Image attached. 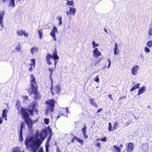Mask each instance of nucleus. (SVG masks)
<instances>
[{
  "label": "nucleus",
  "instance_id": "nucleus-1",
  "mask_svg": "<svg viewBox=\"0 0 152 152\" xmlns=\"http://www.w3.org/2000/svg\"><path fill=\"white\" fill-rule=\"evenodd\" d=\"M46 134V132L45 130H43L40 132L37 131L35 136L28 138L26 140L25 145L27 148L29 146V143L31 142L29 146L31 148V150L33 152H36L42 144Z\"/></svg>",
  "mask_w": 152,
  "mask_h": 152
},
{
  "label": "nucleus",
  "instance_id": "nucleus-2",
  "mask_svg": "<svg viewBox=\"0 0 152 152\" xmlns=\"http://www.w3.org/2000/svg\"><path fill=\"white\" fill-rule=\"evenodd\" d=\"M32 110L30 111L23 107H21L20 113L22 114V118L24 120L29 128H31L32 124V120L29 118V113L32 114Z\"/></svg>",
  "mask_w": 152,
  "mask_h": 152
},
{
  "label": "nucleus",
  "instance_id": "nucleus-3",
  "mask_svg": "<svg viewBox=\"0 0 152 152\" xmlns=\"http://www.w3.org/2000/svg\"><path fill=\"white\" fill-rule=\"evenodd\" d=\"M54 59V64L55 65V66L57 63L59 58L57 55V53L56 52V49H55V52L53 53V55H52L50 54H48L47 55L46 59L47 64L49 65H50L51 64V59L53 60Z\"/></svg>",
  "mask_w": 152,
  "mask_h": 152
},
{
  "label": "nucleus",
  "instance_id": "nucleus-4",
  "mask_svg": "<svg viewBox=\"0 0 152 152\" xmlns=\"http://www.w3.org/2000/svg\"><path fill=\"white\" fill-rule=\"evenodd\" d=\"M45 102L47 104L46 114L48 115L50 113V114L51 115V112L53 111L55 101L53 99H49L47 100Z\"/></svg>",
  "mask_w": 152,
  "mask_h": 152
},
{
  "label": "nucleus",
  "instance_id": "nucleus-5",
  "mask_svg": "<svg viewBox=\"0 0 152 152\" xmlns=\"http://www.w3.org/2000/svg\"><path fill=\"white\" fill-rule=\"evenodd\" d=\"M28 92L30 94H34V97L35 99H37L40 96L39 94L37 91V87L29 88L28 90Z\"/></svg>",
  "mask_w": 152,
  "mask_h": 152
},
{
  "label": "nucleus",
  "instance_id": "nucleus-6",
  "mask_svg": "<svg viewBox=\"0 0 152 152\" xmlns=\"http://www.w3.org/2000/svg\"><path fill=\"white\" fill-rule=\"evenodd\" d=\"M30 81L31 82L30 88L37 87V85L35 80V78L33 75H31L30 76Z\"/></svg>",
  "mask_w": 152,
  "mask_h": 152
},
{
  "label": "nucleus",
  "instance_id": "nucleus-7",
  "mask_svg": "<svg viewBox=\"0 0 152 152\" xmlns=\"http://www.w3.org/2000/svg\"><path fill=\"white\" fill-rule=\"evenodd\" d=\"M139 66L137 65H134L131 69V73L133 75H136L137 74Z\"/></svg>",
  "mask_w": 152,
  "mask_h": 152
},
{
  "label": "nucleus",
  "instance_id": "nucleus-8",
  "mask_svg": "<svg viewBox=\"0 0 152 152\" xmlns=\"http://www.w3.org/2000/svg\"><path fill=\"white\" fill-rule=\"evenodd\" d=\"M17 34L18 35L22 36L23 35L26 37H27L28 36V33L25 32L24 31H23L21 29H20L17 31Z\"/></svg>",
  "mask_w": 152,
  "mask_h": 152
},
{
  "label": "nucleus",
  "instance_id": "nucleus-9",
  "mask_svg": "<svg viewBox=\"0 0 152 152\" xmlns=\"http://www.w3.org/2000/svg\"><path fill=\"white\" fill-rule=\"evenodd\" d=\"M149 145L147 143L142 144L140 146V148L143 151L147 152L149 150Z\"/></svg>",
  "mask_w": 152,
  "mask_h": 152
},
{
  "label": "nucleus",
  "instance_id": "nucleus-10",
  "mask_svg": "<svg viewBox=\"0 0 152 152\" xmlns=\"http://www.w3.org/2000/svg\"><path fill=\"white\" fill-rule=\"evenodd\" d=\"M4 12L2 10L0 11V24L1 27L3 26V19L4 17Z\"/></svg>",
  "mask_w": 152,
  "mask_h": 152
},
{
  "label": "nucleus",
  "instance_id": "nucleus-11",
  "mask_svg": "<svg viewBox=\"0 0 152 152\" xmlns=\"http://www.w3.org/2000/svg\"><path fill=\"white\" fill-rule=\"evenodd\" d=\"M52 88H52V89H51V91L53 95V91L54 93H58L60 90V86L58 85H56L54 87L53 91L52 90Z\"/></svg>",
  "mask_w": 152,
  "mask_h": 152
},
{
  "label": "nucleus",
  "instance_id": "nucleus-12",
  "mask_svg": "<svg viewBox=\"0 0 152 152\" xmlns=\"http://www.w3.org/2000/svg\"><path fill=\"white\" fill-rule=\"evenodd\" d=\"M127 146V152H131L133 151L134 149V146L133 144L131 142L128 143L127 145V144H126Z\"/></svg>",
  "mask_w": 152,
  "mask_h": 152
},
{
  "label": "nucleus",
  "instance_id": "nucleus-13",
  "mask_svg": "<svg viewBox=\"0 0 152 152\" xmlns=\"http://www.w3.org/2000/svg\"><path fill=\"white\" fill-rule=\"evenodd\" d=\"M94 56L96 58H97L99 56L101 53L98 50L97 48L95 49L93 51Z\"/></svg>",
  "mask_w": 152,
  "mask_h": 152
},
{
  "label": "nucleus",
  "instance_id": "nucleus-14",
  "mask_svg": "<svg viewBox=\"0 0 152 152\" xmlns=\"http://www.w3.org/2000/svg\"><path fill=\"white\" fill-rule=\"evenodd\" d=\"M113 152H121V148L115 145H113L112 148Z\"/></svg>",
  "mask_w": 152,
  "mask_h": 152
},
{
  "label": "nucleus",
  "instance_id": "nucleus-15",
  "mask_svg": "<svg viewBox=\"0 0 152 152\" xmlns=\"http://www.w3.org/2000/svg\"><path fill=\"white\" fill-rule=\"evenodd\" d=\"M8 112V110L7 109H5L3 110L2 116L3 118L5 119V120H7V113Z\"/></svg>",
  "mask_w": 152,
  "mask_h": 152
},
{
  "label": "nucleus",
  "instance_id": "nucleus-16",
  "mask_svg": "<svg viewBox=\"0 0 152 152\" xmlns=\"http://www.w3.org/2000/svg\"><path fill=\"white\" fill-rule=\"evenodd\" d=\"M76 140L77 142L80 143L81 145H82L83 141L81 140L80 139L77 137L76 136H74L72 140V142H74V140Z\"/></svg>",
  "mask_w": 152,
  "mask_h": 152
},
{
  "label": "nucleus",
  "instance_id": "nucleus-17",
  "mask_svg": "<svg viewBox=\"0 0 152 152\" xmlns=\"http://www.w3.org/2000/svg\"><path fill=\"white\" fill-rule=\"evenodd\" d=\"M48 69L50 72V77L51 78V80L52 83V86L51 87V89H52V85L53 82L51 76L52 75V73L53 71L54 70V69L53 68H49Z\"/></svg>",
  "mask_w": 152,
  "mask_h": 152
},
{
  "label": "nucleus",
  "instance_id": "nucleus-18",
  "mask_svg": "<svg viewBox=\"0 0 152 152\" xmlns=\"http://www.w3.org/2000/svg\"><path fill=\"white\" fill-rule=\"evenodd\" d=\"M145 91V87L144 86L138 90L137 95H140L142 94Z\"/></svg>",
  "mask_w": 152,
  "mask_h": 152
},
{
  "label": "nucleus",
  "instance_id": "nucleus-19",
  "mask_svg": "<svg viewBox=\"0 0 152 152\" xmlns=\"http://www.w3.org/2000/svg\"><path fill=\"white\" fill-rule=\"evenodd\" d=\"M15 6V0H9V6L14 7Z\"/></svg>",
  "mask_w": 152,
  "mask_h": 152
},
{
  "label": "nucleus",
  "instance_id": "nucleus-20",
  "mask_svg": "<svg viewBox=\"0 0 152 152\" xmlns=\"http://www.w3.org/2000/svg\"><path fill=\"white\" fill-rule=\"evenodd\" d=\"M57 31V28L54 26L50 33V34L52 36L54 37L55 35V32Z\"/></svg>",
  "mask_w": 152,
  "mask_h": 152
},
{
  "label": "nucleus",
  "instance_id": "nucleus-21",
  "mask_svg": "<svg viewBox=\"0 0 152 152\" xmlns=\"http://www.w3.org/2000/svg\"><path fill=\"white\" fill-rule=\"evenodd\" d=\"M69 11H70V15L72 14L73 15H74L76 12V9L71 7H69Z\"/></svg>",
  "mask_w": 152,
  "mask_h": 152
},
{
  "label": "nucleus",
  "instance_id": "nucleus-22",
  "mask_svg": "<svg viewBox=\"0 0 152 152\" xmlns=\"http://www.w3.org/2000/svg\"><path fill=\"white\" fill-rule=\"evenodd\" d=\"M140 85V84L138 83L136 85L134 86L130 89V91L132 92L134 91L137 88H140L139 86Z\"/></svg>",
  "mask_w": 152,
  "mask_h": 152
},
{
  "label": "nucleus",
  "instance_id": "nucleus-23",
  "mask_svg": "<svg viewBox=\"0 0 152 152\" xmlns=\"http://www.w3.org/2000/svg\"><path fill=\"white\" fill-rule=\"evenodd\" d=\"M90 101L91 104L94 107H96L97 105L96 103L95 102L94 99L90 97Z\"/></svg>",
  "mask_w": 152,
  "mask_h": 152
},
{
  "label": "nucleus",
  "instance_id": "nucleus-24",
  "mask_svg": "<svg viewBox=\"0 0 152 152\" xmlns=\"http://www.w3.org/2000/svg\"><path fill=\"white\" fill-rule=\"evenodd\" d=\"M57 19L58 20L59 23H58V25L59 26H61L62 24V17L60 15L56 17Z\"/></svg>",
  "mask_w": 152,
  "mask_h": 152
},
{
  "label": "nucleus",
  "instance_id": "nucleus-25",
  "mask_svg": "<svg viewBox=\"0 0 152 152\" xmlns=\"http://www.w3.org/2000/svg\"><path fill=\"white\" fill-rule=\"evenodd\" d=\"M60 110L61 111V113L59 114L58 117L57 118V119L61 115H64L63 113L66 111V108H61L60 109Z\"/></svg>",
  "mask_w": 152,
  "mask_h": 152
},
{
  "label": "nucleus",
  "instance_id": "nucleus-26",
  "mask_svg": "<svg viewBox=\"0 0 152 152\" xmlns=\"http://www.w3.org/2000/svg\"><path fill=\"white\" fill-rule=\"evenodd\" d=\"M38 50V49L36 47H34L32 48L30 50L31 53L33 54L34 53H36Z\"/></svg>",
  "mask_w": 152,
  "mask_h": 152
},
{
  "label": "nucleus",
  "instance_id": "nucleus-27",
  "mask_svg": "<svg viewBox=\"0 0 152 152\" xmlns=\"http://www.w3.org/2000/svg\"><path fill=\"white\" fill-rule=\"evenodd\" d=\"M118 48V46L116 43H115V47L113 49L114 51V53L115 55L117 54L118 53V51H117Z\"/></svg>",
  "mask_w": 152,
  "mask_h": 152
},
{
  "label": "nucleus",
  "instance_id": "nucleus-28",
  "mask_svg": "<svg viewBox=\"0 0 152 152\" xmlns=\"http://www.w3.org/2000/svg\"><path fill=\"white\" fill-rule=\"evenodd\" d=\"M67 1V2L66 3V4L69 6H74V2L73 1H69V0L68 1Z\"/></svg>",
  "mask_w": 152,
  "mask_h": 152
},
{
  "label": "nucleus",
  "instance_id": "nucleus-29",
  "mask_svg": "<svg viewBox=\"0 0 152 152\" xmlns=\"http://www.w3.org/2000/svg\"><path fill=\"white\" fill-rule=\"evenodd\" d=\"M43 32V30L42 29H39L38 31V34L40 39H41L42 38Z\"/></svg>",
  "mask_w": 152,
  "mask_h": 152
},
{
  "label": "nucleus",
  "instance_id": "nucleus-30",
  "mask_svg": "<svg viewBox=\"0 0 152 152\" xmlns=\"http://www.w3.org/2000/svg\"><path fill=\"white\" fill-rule=\"evenodd\" d=\"M25 126V123L23 122H22L20 123V129L19 132H22V129Z\"/></svg>",
  "mask_w": 152,
  "mask_h": 152
},
{
  "label": "nucleus",
  "instance_id": "nucleus-31",
  "mask_svg": "<svg viewBox=\"0 0 152 152\" xmlns=\"http://www.w3.org/2000/svg\"><path fill=\"white\" fill-rule=\"evenodd\" d=\"M20 151V149L18 147H16L14 148L13 150V152H19Z\"/></svg>",
  "mask_w": 152,
  "mask_h": 152
},
{
  "label": "nucleus",
  "instance_id": "nucleus-32",
  "mask_svg": "<svg viewBox=\"0 0 152 152\" xmlns=\"http://www.w3.org/2000/svg\"><path fill=\"white\" fill-rule=\"evenodd\" d=\"M37 104V102L36 101H34L33 102L32 104L31 105V106H32L33 109L35 108Z\"/></svg>",
  "mask_w": 152,
  "mask_h": 152
},
{
  "label": "nucleus",
  "instance_id": "nucleus-33",
  "mask_svg": "<svg viewBox=\"0 0 152 152\" xmlns=\"http://www.w3.org/2000/svg\"><path fill=\"white\" fill-rule=\"evenodd\" d=\"M147 45L149 48L151 47L152 46V41H150L147 43Z\"/></svg>",
  "mask_w": 152,
  "mask_h": 152
},
{
  "label": "nucleus",
  "instance_id": "nucleus-34",
  "mask_svg": "<svg viewBox=\"0 0 152 152\" xmlns=\"http://www.w3.org/2000/svg\"><path fill=\"white\" fill-rule=\"evenodd\" d=\"M19 140L20 141H22L23 140L22 136V132L21 133L20 132H19Z\"/></svg>",
  "mask_w": 152,
  "mask_h": 152
},
{
  "label": "nucleus",
  "instance_id": "nucleus-35",
  "mask_svg": "<svg viewBox=\"0 0 152 152\" xmlns=\"http://www.w3.org/2000/svg\"><path fill=\"white\" fill-rule=\"evenodd\" d=\"M31 62L30 64L31 66H34L35 65V59H33L31 60Z\"/></svg>",
  "mask_w": 152,
  "mask_h": 152
},
{
  "label": "nucleus",
  "instance_id": "nucleus-36",
  "mask_svg": "<svg viewBox=\"0 0 152 152\" xmlns=\"http://www.w3.org/2000/svg\"><path fill=\"white\" fill-rule=\"evenodd\" d=\"M86 127L85 126V127L82 129V131L83 134H85L86 133Z\"/></svg>",
  "mask_w": 152,
  "mask_h": 152
},
{
  "label": "nucleus",
  "instance_id": "nucleus-37",
  "mask_svg": "<svg viewBox=\"0 0 152 152\" xmlns=\"http://www.w3.org/2000/svg\"><path fill=\"white\" fill-rule=\"evenodd\" d=\"M148 34L149 35L152 36V26L149 29Z\"/></svg>",
  "mask_w": 152,
  "mask_h": 152
},
{
  "label": "nucleus",
  "instance_id": "nucleus-38",
  "mask_svg": "<svg viewBox=\"0 0 152 152\" xmlns=\"http://www.w3.org/2000/svg\"><path fill=\"white\" fill-rule=\"evenodd\" d=\"M44 122L45 124H48L49 123V119L47 118H44Z\"/></svg>",
  "mask_w": 152,
  "mask_h": 152
},
{
  "label": "nucleus",
  "instance_id": "nucleus-39",
  "mask_svg": "<svg viewBox=\"0 0 152 152\" xmlns=\"http://www.w3.org/2000/svg\"><path fill=\"white\" fill-rule=\"evenodd\" d=\"M107 140V138L106 137L104 138H101L100 140L102 142H106Z\"/></svg>",
  "mask_w": 152,
  "mask_h": 152
},
{
  "label": "nucleus",
  "instance_id": "nucleus-40",
  "mask_svg": "<svg viewBox=\"0 0 152 152\" xmlns=\"http://www.w3.org/2000/svg\"><path fill=\"white\" fill-rule=\"evenodd\" d=\"M92 44L93 45V48H95L96 46H97L98 45V44H96L94 41H93L92 42Z\"/></svg>",
  "mask_w": 152,
  "mask_h": 152
},
{
  "label": "nucleus",
  "instance_id": "nucleus-41",
  "mask_svg": "<svg viewBox=\"0 0 152 152\" xmlns=\"http://www.w3.org/2000/svg\"><path fill=\"white\" fill-rule=\"evenodd\" d=\"M95 145L96 146L98 147L99 148V149H100V147H101V144L100 142H97L95 144Z\"/></svg>",
  "mask_w": 152,
  "mask_h": 152
},
{
  "label": "nucleus",
  "instance_id": "nucleus-42",
  "mask_svg": "<svg viewBox=\"0 0 152 152\" xmlns=\"http://www.w3.org/2000/svg\"><path fill=\"white\" fill-rule=\"evenodd\" d=\"M145 51L147 53H149L150 52V50L147 47H145Z\"/></svg>",
  "mask_w": 152,
  "mask_h": 152
},
{
  "label": "nucleus",
  "instance_id": "nucleus-43",
  "mask_svg": "<svg viewBox=\"0 0 152 152\" xmlns=\"http://www.w3.org/2000/svg\"><path fill=\"white\" fill-rule=\"evenodd\" d=\"M109 126L108 127V130L109 131H110L112 130V126L111 124V123L110 122L109 123Z\"/></svg>",
  "mask_w": 152,
  "mask_h": 152
},
{
  "label": "nucleus",
  "instance_id": "nucleus-44",
  "mask_svg": "<svg viewBox=\"0 0 152 152\" xmlns=\"http://www.w3.org/2000/svg\"><path fill=\"white\" fill-rule=\"evenodd\" d=\"M99 78L98 77V75L96 76V78H94V80L96 82H98L99 81Z\"/></svg>",
  "mask_w": 152,
  "mask_h": 152
},
{
  "label": "nucleus",
  "instance_id": "nucleus-45",
  "mask_svg": "<svg viewBox=\"0 0 152 152\" xmlns=\"http://www.w3.org/2000/svg\"><path fill=\"white\" fill-rule=\"evenodd\" d=\"M107 60L109 62V64H108V66L107 67V68H109V67L110 66L111 64V61L110 60V59H109V58L108 59H107Z\"/></svg>",
  "mask_w": 152,
  "mask_h": 152
},
{
  "label": "nucleus",
  "instance_id": "nucleus-46",
  "mask_svg": "<svg viewBox=\"0 0 152 152\" xmlns=\"http://www.w3.org/2000/svg\"><path fill=\"white\" fill-rule=\"evenodd\" d=\"M118 124L117 122H116L114 123V126L113 127V129L116 128L117 126L118 125Z\"/></svg>",
  "mask_w": 152,
  "mask_h": 152
},
{
  "label": "nucleus",
  "instance_id": "nucleus-47",
  "mask_svg": "<svg viewBox=\"0 0 152 152\" xmlns=\"http://www.w3.org/2000/svg\"><path fill=\"white\" fill-rule=\"evenodd\" d=\"M20 44H19L18 46V47H17L15 48V49L18 51H19L20 50Z\"/></svg>",
  "mask_w": 152,
  "mask_h": 152
},
{
  "label": "nucleus",
  "instance_id": "nucleus-48",
  "mask_svg": "<svg viewBox=\"0 0 152 152\" xmlns=\"http://www.w3.org/2000/svg\"><path fill=\"white\" fill-rule=\"evenodd\" d=\"M23 98L24 100V101H26V100H27L28 99V97L27 96H23Z\"/></svg>",
  "mask_w": 152,
  "mask_h": 152
},
{
  "label": "nucleus",
  "instance_id": "nucleus-49",
  "mask_svg": "<svg viewBox=\"0 0 152 152\" xmlns=\"http://www.w3.org/2000/svg\"><path fill=\"white\" fill-rule=\"evenodd\" d=\"M131 123V121H129L126 123L125 125L126 126H127L129 125H130Z\"/></svg>",
  "mask_w": 152,
  "mask_h": 152
},
{
  "label": "nucleus",
  "instance_id": "nucleus-50",
  "mask_svg": "<svg viewBox=\"0 0 152 152\" xmlns=\"http://www.w3.org/2000/svg\"><path fill=\"white\" fill-rule=\"evenodd\" d=\"M83 137L86 139H87L88 136L86 134V133L85 134H83Z\"/></svg>",
  "mask_w": 152,
  "mask_h": 152
},
{
  "label": "nucleus",
  "instance_id": "nucleus-51",
  "mask_svg": "<svg viewBox=\"0 0 152 152\" xmlns=\"http://www.w3.org/2000/svg\"><path fill=\"white\" fill-rule=\"evenodd\" d=\"M3 121V119L2 118L0 117V124H1L2 123Z\"/></svg>",
  "mask_w": 152,
  "mask_h": 152
},
{
  "label": "nucleus",
  "instance_id": "nucleus-52",
  "mask_svg": "<svg viewBox=\"0 0 152 152\" xmlns=\"http://www.w3.org/2000/svg\"><path fill=\"white\" fill-rule=\"evenodd\" d=\"M66 111V113H70V112L68 110V108H66V111Z\"/></svg>",
  "mask_w": 152,
  "mask_h": 152
},
{
  "label": "nucleus",
  "instance_id": "nucleus-53",
  "mask_svg": "<svg viewBox=\"0 0 152 152\" xmlns=\"http://www.w3.org/2000/svg\"><path fill=\"white\" fill-rule=\"evenodd\" d=\"M66 14L67 15H70V12L69 11H67L66 12Z\"/></svg>",
  "mask_w": 152,
  "mask_h": 152
},
{
  "label": "nucleus",
  "instance_id": "nucleus-54",
  "mask_svg": "<svg viewBox=\"0 0 152 152\" xmlns=\"http://www.w3.org/2000/svg\"><path fill=\"white\" fill-rule=\"evenodd\" d=\"M112 96H111V94H109V95H108V96L113 101V99L112 98V97H111Z\"/></svg>",
  "mask_w": 152,
  "mask_h": 152
},
{
  "label": "nucleus",
  "instance_id": "nucleus-55",
  "mask_svg": "<svg viewBox=\"0 0 152 152\" xmlns=\"http://www.w3.org/2000/svg\"><path fill=\"white\" fill-rule=\"evenodd\" d=\"M106 66L102 67V68L99 69L100 70H103L105 69Z\"/></svg>",
  "mask_w": 152,
  "mask_h": 152
},
{
  "label": "nucleus",
  "instance_id": "nucleus-56",
  "mask_svg": "<svg viewBox=\"0 0 152 152\" xmlns=\"http://www.w3.org/2000/svg\"><path fill=\"white\" fill-rule=\"evenodd\" d=\"M140 56L141 58H144V56H143V54H141L140 55Z\"/></svg>",
  "mask_w": 152,
  "mask_h": 152
},
{
  "label": "nucleus",
  "instance_id": "nucleus-57",
  "mask_svg": "<svg viewBox=\"0 0 152 152\" xmlns=\"http://www.w3.org/2000/svg\"><path fill=\"white\" fill-rule=\"evenodd\" d=\"M50 137H49L48 138V140H47V143H48V142L50 141Z\"/></svg>",
  "mask_w": 152,
  "mask_h": 152
},
{
  "label": "nucleus",
  "instance_id": "nucleus-58",
  "mask_svg": "<svg viewBox=\"0 0 152 152\" xmlns=\"http://www.w3.org/2000/svg\"><path fill=\"white\" fill-rule=\"evenodd\" d=\"M53 38L54 40L56 41V37H55V35L54 37H52Z\"/></svg>",
  "mask_w": 152,
  "mask_h": 152
},
{
  "label": "nucleus",
  "instance_id": "nucleus-59",
  "mask_svg": "<svg viewBox=\"0 0 152 152\" xmlns=\"http://www.w3.org/2000/svg\"><path fill=\"white\" fill-rule=\"evenodd\" d=\"M1 0V1H3L4 2V3L6 2L7 1V0Z\"/></svg>",
  "mask_w": 152,
  "mask_h": 152
},
{
  "label": "nucleus",
  "instance_id": "nucleus-60",
  "mask_svg": "<svg viewBox=\"0 0 152 152\" xmlns=\"http://www.w3.org/2000/svg\"><path fill=\"white\" fill-rule=\"evenodd\" d=\"M100 71V70H99V69H98V70H95V72H96V73H98V72L99 71Z\"/></svg>",
  "mask_w": 152,
  "mask_h": 152
},
{
  "label": "nucleus",
  "instance_id": "nucleus-61",
  "mask_svg": "<svg viewBox=\"0 0 152 152\" xmlns=\"http://www.w3.org/2000/svg\"><path fill=\"white\" fill-rule=\"evenodd\" d=\"M32 70H33V69L31 67L29 69V71H32Z\"/></svg>",
  "mask_w": 152,
  "mask_h": 152
},
{
  "label": "nucleus",
  "instance_id": "nucleus-62",
  "mask_svg": "<svg viewBox=\"0 0 152 152\" xmlns=\"http://www.w3.org/2000/svg\"><path fill=\"white\" fill-rule=\"evenodd\" d=\"M101 138H98L96 139V140L97 141H99V140H100Z\"/></svg>",
  "mask_w": 152,
  "mask_h": 152
},
{
  "label": "nucleus",
  "instance_id": "nucleus-63",
  "mask_svg": "<svg viewBox=\"0 0 152 152\" xmlns=\"http://www.w3.org/2000/svg\"><path fill=\"white\" fill-rule=\"evenodd\" d=\"M102 109H100L99 110L97 111V113H99V112H100L101 110H102Z\"/></svg>",
  "mask_w": 152,
  "mask_h": 152
},
{
  "label": "nucleus",
  "instance_id": "nucleus-64",
  "mask_svg": "<svg viewBox=\"0 0 152 152\" xmlns=\"http://www.w3.org/2000/svg\"><path fill=\"white\" fill-rule=\"evenodd\" d=\"M104 31L106 33H108L107 31L106 30V29L105 28L104 29Z\"/></svg>",
  "mask_w": 152,
  "mask_h": 152
}]
</instances>
